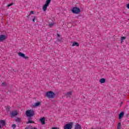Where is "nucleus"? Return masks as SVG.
I'll use <instances>...</instances> for the list:
<instances>
[{"label": "nucleus", "mask_w": 129, "mask_h": 129, "mask_svg": "<svg viewBox=\"0 0 129 129\" xmlns=\"http://www.w3.org/2000/svg\"><path fill=\"white\" fill-rule=\"evenodd\" d=\"M52 0H46L45 4L42 7V10L44 12H46L47 11V9H48V7L50 5V4H51V1Z\"/></svg>", "instance_id": "f257e3e1"}, {"label": "nucleus", "mask_w": 129, "mask_h": 129, "mask_svg": "<svg viewBox=\"0 0 129 129\" xmlns=\"http://www.w3.org/2000/svg\"><path fill=\"white\" fill-rule=\"evenodd\" d=\"M71 11L73 14H76V15H78L80 14L81 10H80V9H79V8L75 7L72 8Z\"/></svg>", "instance_id": "f03ea898"}, {"label": "nucleus", "mask_w": 129, "mask_h": 129, "mask_svg": "<svg viewBox=\"0 0 129 129\" xmlns=\"http://www.w3.org/2000/svg\"><path fill=\"white\" fill-rule=\"evenodd\" d=\"M45 95L47 98H54L55 97V93L52 91L46 92Z\"/></svg>", "instance_id": "7ed1b4c3"}, {"label": "nucleus", "mask_w": 129, "mask_h": 129, "mask_svg": "<svg viewBox=\"0 0 129 129\" xmlns=\"http://www.w3.org/2000/svg\"><path fill=\"white\" fill-rule=\"evenodd\" d=\"M34 114H35V113H34V110H33L30 109V110H28L26 111V115L28 117L33 116L34 115Z\"/></svg>", "instance_id": "20e7f679"}, {"label": "nucleus", "mask_w": 129, "mask_h": 129, "mask_svg": "<svg viewBox=\"0 0 129 129\" xmlns=\"http://www.w3.org/2000/svg\"><path fill=\"white\" fill-rule=\"evenodd\" d=\"M72 126H73V122H70L66 124L64 126L63 128L64 129H72Z\"/></svg>", "instance_id": "39448f33"}, {"label": "nucleus", "mask_w": 129, "mask_h": 129, "mask_svg": "<svg viewBox=\"0 0 129 129\" xmlns=\"http://www.w3.org/2000/svg\"><path fill=\"white\" fill-rule=\"evenodd\" d=\"M18 55L20 57H21V58H23V59H29V56L26 55L25 53H23L21 52H18Z\"/></svg>", "instance_id": "423d86ee"}, {"label": "nucleus", "mask_w": 129, "mask_h": 129, "mask_svg": "<svg viewBox=\"0 0 129 129\" xmlns=\"http://www.w3.org/2000/svg\"><path fill=\"white\" fill-rule=\"evenodd\" d=\"M18 55L20 57H21V58H23V59H29V56L26 55L25 53H23L21 52H18Z\"/></svg>", "instance_id": "0eeeda50"}, {"label": "nucleus", "mask_w": 129, "mask_h": 129, "mask_svg": "<svg viewBox=\"0 0 129 129\" xmlns=\"http://www.w3.org/2000/svg\"><path fill=\"white\" fill-rule=\"evenodd\" d=\"M7 39V36L5 35H0V42H3V41H5Z\"/></svg>", "instance_id": "6e6552de"}, {"label": "nucleus", "mask_w": 129, "mask_h": 129, "mask_svg": "<svg viewBox=\"0 0 129 129\" xmlns=\"http://www.w3.org/2000/svg\"><path fill=\"white\" fill-rule=\"evenodd\" d=\"M41 105V102H37L35 103L33 105L32 107H38V106H40Z\"/></svg>", "instance_id": "1a4fd4ad"}, {"label": "nucleus", "mask_w": 129, "mask_h": 129, "mask_svg": "<svg viewBox=\"0 0 129 129\" xmlns=\"http://www.w3.org/2000/svg\"><path fill=\"white\" fill-rule=\"evenodd\" d=\"M6 125V122L4 120H0V128Z\"/></svg>", "instance_id": "9d476101"}, {"label": "nucleus", "mask_w": 129, "mask_h": 129, "mask_svg": "<svg viewBox=\"0 0 129 129\" xmlns=\"http://www.w3.org/2000/svg\"><path fill=\"white\" fill-rule=\"evenodd\" d=\"M79 47V43H78V42H73L72 45V47Z\"/></svg>", "instance_id": "9b49d317"}, {"label": "nucleus", "mask_w": 129, "mask_h": 129, "mask_svg": "<svg viewBox=\"0 0 129 129\" xmlns=\"http://www.w3.org/2000/svg\"><path fill=\"white\" fill-rule=\"evenodd\" d=\"M106 81V80L105 79H104V78H101V79H100L99 80V82L100 83L102 84V83H105Z\"/></svg>", "instance_id": "f8f14e48"}, {"label": "nucleus", "mask_w": 129, "mask_h": 129, "mask_svg": "<svg viewBox=\"0 0 129 129\" xmlns=\"http://www.w3.org/2000/svg\"><path fill=\"white\" fill-rule=\"evenodd\" d=\"M12 116H16V115H18V112L17 111H13L11 113Z\"/></svg>", "instance_id": "ddd939ff"}, {"label": "nucleus", "mask_w": 129, "mask_h": 129, "mask_svg": "<svg viewBox=\"0 0 129 129\" xmlns=\"http://www.w3.org/2000/svg\"><path fill=\"white\" fill-rule=\"evenodd\" d=\"M124 115V112H121L118 116V118L119 119H121V118L123 116V115Z\"/></svg>", "instance_id": "4468645a"}, {"label": "nucleus", "mask_w": 129, "mask_h": 129, "mask_svg": "<svg viewBox=\"0 0 129 129\" xmlns=\"http://www.w3.org/2000/svg\"><path fill=\"white\" fill-rule=\"evenodd\" d=\"M40 121L42 124H45V117H42L40 119Z\"/></svg>", "instance_id": "2eb2a0df"}, {"label": "nucleus", "mask_w": 129, "mask_h": 129, "mask_svg": "<svg viewBox=\"0 0 129 129\" xmlns=\"http://www.w3.org/2000/svg\"><path fill=\"white\" fill-rule=\"evenodd\" d=\"M75 129H82V127L79 124H77L75 127Z\"/></svg>", "instance_id": "dca6fc26"}, {"label": "nucleus", "mask_w": 129, "mask_h": 129, "mask_svg": "<svg viewBox=\"0 0 129 129\" xmlns=\"http://www.w3.org/2000/svg\"><path fill=\"white\" fill-rule=\"evenodd\" d=\"M126 39L125 37H121V43H122L124 41V40Z\"/></svg>", "instance_id": "f3484780"}, {"label": "nucleus", "mask_w": 129, "mask_h": 129, "mask_svg": "<svg viewBox=\"0 0 129 129\" xmlns=\"http://www.w3.org/2000/svg\"><path fill=\"white\" fill-rule=\"evenodd\" d=\"M25 129H37V127H33L32 126H29L28 127H26Z\"/></svg>", "instance_id": "a211bd4d"}, {"label": "nucleus", "mask_w": 129, "mask_h": 129, "mask_svg": "<svg viewBox=\"0 0 129 129\" xmlns=\"http://www.w3.org/2000/svg\"><path fill=\"white\" fill-rule=\"evenodd\" d=\"M117 129L121 128V123L120 122H119L118 123L117 126Z\"/></svg>", "instance_id": "6ab92c4d"}, {"label": "nucleus", "mask_w": 129, "mask_h": 129, "mask_svg": "<svg viewBox=\"0 0 129 129\" xmlns=\"http://www.w3.org/2000/svg\"><path fill=\"white\" fill-rule=\"evenodd\" d=\"M72 94V91H70L67 93L66 95L67 96H70Z\"/></svg>", "instance_id": "aec40b11"}, {"label": "nucleus", "mask_w": 129, "mask_h": 129, "mask_svg": "<svg viewBox=\"0 0 129 129\" xmlns=\"http://www.w3.org/2000/svg\"><path fill=\"white\" fill-rule=\"evenodd\" d=\"M16 121H17V122H20V121H21V118H17L16 119Z\"/></svg>", "instance_id": "412c9836"}, {"label": "nucleus", "mask_w": 129, "mask_h": 129, "mask_svg": "<svg viewBox=\"0 0 129 129\" xmlns=\"http://www.w3.org/2000/svg\"><path fill=\"white\" fill-rule=\"evenodd\" d=\"M6 110H7V111H10V107H9V106H6Z\"/></svg>", "instance_id": "4be33fe9"}, {"label": "nucleus", "mask_w": 129, "mask_h": 129, "mask_svg": "<svg viewBox=\"0 0 129 129\" xmlns=\"http://www.w3.org/2000/svg\"><path fill=\"white\" fill-rule=\"evenodd\" d=\"M34 123V121L30 120H29L28 122H27V123Z\"/></svg>", "instance_id": "5701e85b"}, {"label": "nucleus", "mask_w": 129, "mask_h": 129, "mask_svg": "<svg viewBox=\"0 0 129 129\" xmlns=\"http://www.w3.org/2000/svg\"><path fill=\"white\" fill-rule=\"evenodd\" d=\"M17 126V125H16V124H13L12 125V127L13 128H16V127Z\"/></svg>", "instance_id": "b1692460"}, {"label": "nucleus", "mask_w": 129, "mask_h": 129, "mask_svg": "<svg viewBox=\"0 0 129 129\" xmlns=\"http://www.w3.org/2000/svg\"><path fill=\"white\" fill-rule=\"evenodd\" d=\"M32 18H33L32 21L35 22V19H36V17L33 16L32 17Z\"/></svg>", "instance_id": "393cba45"}, {"label": "nucleus", "mask_w": 129, "mask_h": 129, "mask_svg": "<svg viewBox=\"0 0 129 129\" xmlns=\"http://www.w3.org/2000/svg\"><path fill=\"white\" fill-rule=\"evenodd\" d=\"M30 15H35V13H34V11H31L30 12Z\"/></svg>", "instance_id": "a878e982"}, {"label": "nucleus", "mask_w": 129, "mask_h": 129, "mask_svg": "<svg viewBox=\"0 0 129 129\" xmlns=\"http://www.w3.org/2000/svg\"><path fill=\"white\" fill-rule=\"evenodd\" d=\"M12 6H13V3H11V4H9V5H8V7H12Z\"/></svg>", "instance_id": "bb28decb"}, {"label": "nucleus", "mask_w": 129, "mask_h": 129, "mask_svg": "<svg viewBox=\"0 0 129 129\" xmlns=\"http://www.w3.org/2000/svg\"><path fill=\"white\" fill-rule=\"evenodd\" d=\"M51 129H59V127H53Z\"/></svg>", "instance_id": "cd10ccee"}, {"label": "nucleus", "mask_w": 129, "mask_h": 129, "mask_svg": "<svg viewBox=\"0 0 129 129\" xmlns=\"http://www.w3.org/2000/svg\"><path fill=\"white\" fill-rule=\"evenodd\" d=\"M126 8L129 9V3L126 5Z\"/></svg>", "instance_id": "c85d7f7f"}, {"label": "nucleus", "mask_w": 129, "mask_h": 129, "mask_svg": "<svg viewBox=\"0 0 129 129\" xmlns=\"http://www.w3.org/2000/svg\"><path fill=\"white\" fill-rule=\"evenodd\" d=\"M49 26H50V27H52L53 26V24H50Z\"/></svg>", "instance_id": "c756f323"}, {"label": "nucleus", "mask_w": 129, "mask_h": 129, "mask_svg": "<svg viewBox=\"0 0 129 129\" xmlns=\"http://www.w3.org/2000/svg\"><path fill=\"white\" fill-rule=\"evenodd\" d=\"M58 37H60V35L59 34L57 35Z\"/></svg>", "instance_id": "7c9ffc66"}]
</instances>
